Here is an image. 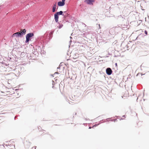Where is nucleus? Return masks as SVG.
<instances>
[{
	"label": "nucleus",
	"mask_w": 149,
	"mask_h": 149,
	"mask_svg": "<svg viewBox=\"0 0 149 149\" xmlns=\"http://www.w3.org/2000/svg\"><path fill=\"white\" fill-rule=\"evenodd\" d=\"M87 4L89 5H93V3L95 2L94 0H85L84 1Z\"/></svg>",
	"instance_id": "39448f33"
},
{
	"label": "nucleus",
	"mask_w": 149,
	"mask_h": 149,
	"mask_svg": "<svg viewBox=\"0 0 149 149\" xmlns=\"http://www.w3.org/2000/svg\"><path fill=\"white\" fill-rule=\"evenodd\" d=\"M61 66L60 64L59 66V67L57 68V72H55L54 73V74H61L62 71H63V69L64 68L63 67H61Z\"/></svg>",
	"instance_id": "f03ea898"
},
{
	"label": "nucleus",
	"mask_w": 149,
	"mask_h": 149,
	"mask_svg": "<svg viewBox=\"0 0 149 149\" xmlns=\"http://www.w3.org/2000/svg\"><path fill=\"white\" fill-rule=\"evenodd\" d=\"M36 146L33 147L32 148V149H36Z\"/></svg>",
	"instance_id": "4468645a"
},
{
	"label": "nucleus",
	"mask_w": 149,
	"mask_h": 149,
	"mask_svg": "<svg viewBox=\"0 0 149 149\" xmlns=\"http://www.w3.org/2000/svg\"><path fill=\"white\" fill-rule=\"evenodd\" d=\"M56 2H55L53 5V7L52 8V12H54L56 11Z\"/></svg>",
	"instance_id": "9d476101"
},
{
	"label": "nucleus",
	"mask_w": 149,
	"mask_h": 149,
	"mask_svg": "<svg viewBox=\"0 0 149 149\" xmlns=\"http://www.w3.org/2000/svg\"><path fill=\"white\" fill-rule=\"evenodd\" d=\"M58 15L56 13L54 14V19L56 22H58Z\"/></svg>",
	"instance_id": "1a4fd4ad"
},
{
	"label": "nucleus",
	"mask_w": 149,
	"mask_h": 149,
	"mask_svg": "<svg viewBox=\"0 0 149 149\" xmlns=\"http://www.w3.org/2000/svg\"><path fill=\"white\" fill-rule=\"evenodd\" d=\"M65 0H62V1H60L58 2V5L59 6H63L65 4Z\"/></svg>",
	"instance_id": "0eeeda50"
},
{
	"label": "nucleus",
	"mask_w": 149,
	"mask_h": 149,
	"mask_svg": "<svg viewBox=\"0 0 149 149\" xmlns=\"http://www.w3.org/2000/svg\"><path fill=\"white\" fill-rule=\"evenodd\" d=\"M89 128L90 129L91 128V127H89Z\"/></svg>",
	"instance_id": "6ab92c4d"
},
{
	"label": "nucleus",
	"mask_w": 149,
	"mask_h": 149,
	"mask_svg": "<svg viewBox=\"0 0 149 149\" xmlns=\"http://www.w3.org/2000/svg\"><path fill=\"white\" fill-rule=\"evenodd\" d=\"M84 24V25H85V26H86V25L85 24Z\"/></svg>",
	"instance_id": "aec40b11"
},
{
	"label": "nucleus",
	"mask_w": 149,
	"mask_h": 149,
	"mask_svg": "<svg viewBox=\"0 0 149 149\" xmlns=\"http://www.w3.org/2000/svg\"><path fill=\"white\" fill-rule=\"evenodd\" d=\"M144 32H145V34L146 35H147L148 34V33H147V31L146 30H145V31H144Z\"/></svg>",
	"instance_id": "ddd939ff"
},
{
	"label": "nucleus",
	"mask_w": 149,
	"mask_h": 149,
	"mask_svg": "<svg viewBox=\"0 0 149 149\" xmlns=\"http://www.w3.org/2000/svg\"><path fill=\"white\" fill-rule=\"evenodd\" d=\"M54 32V31H52L50 32V33L49 34L48 37H47L46 38V39L47 40H49L50 39L52 38V35L53 34Z\"/></svg>",
	"instance_id": "6e6552de"
},
{
	"label": "nucleus",
	"mask_w": 149,
	"mask_h": 149,
	"mask_svg": "<svg viewBox=\"0 0 149 149\" xmlns=\"http://www.w3.org/2000/svg\"><path fill=\"white\" fill-rule=\"evenodd\" d=\"M66 13V12L65 11V12H63V11H60L59 12H57L56 13H57V14L58 15H62L63 16V18H64V19H65L66 17L67 16H66V14L65 13V14L64 13Z\"/></svg>",
	"instance_id": "20e7f679"
},
{
	"label": "nucleus",
	"mask_w": 149,
	"mask_h": 149,
	"mask_svg": "<svg viewBox=\"0 0 149 149\" xmlns=\"http://www.w3.org/2000/svg\"><path fill=\"white\" fill-rule=\"evenodd\" d=\"M123 97L122 96V98H123Z\"/></svg>",
	"instance_id": "412c9836"
},
{
	"label": "nucleus",
	"mask_w": 149,
	"mask_h": 149,
	"mask_svg": "<svg viewBox=\"0 0 149 149\" xmlns=\"http://www.w3.org/2000/svg\"><path fill=\"white\" fill-rule=\"evenodd\" d=\"M26 30L25 29H24L23 30V31H22L21 32V33H23V35L24 34H25L26 33Z\"/></svg>",
	"instance_id": "9b49d317"
},
{
	"label": "nucleus",
	"mask_w": 149,
	"mask_h": 149,
	"mask_svg": "<svg viewBox=\"0 0 149 149\" xmlns=\"http://www.w3.org/2000/svg\"><path fill=\"white\" fill-rule=\"evenodd\" d=\"M58 8V7H57V9Z\"/></svg>",
	"instance_id": "a211bd4d"
},
{
	"label": "nucleus",
	"mask_w": 149,
	"mask_h": 149,
	"mask_svg": "<svg viewBox=\"0 0 149 149\" xmlns=\"http://www.w3.org/2000/svg\"><path fill=\"white\" fill-rule=\"evenodd\" d=\"M116 65H117V63H116Z\"/></svg>",
	"instance_id": "f3484780"
},
{
	"label": "nucleus",
	"mask_w": 149,
	"mask_h": 149,
	"mask_svg": "<svg viewBox=\"0 0 149 149\" xmlns=\"http://www.w3.org/2000/svg\"><path fill=\"white\" fill-rule=\"evenodd\" d=\"M63 26V24H59V25L58 26V28L59 29H60Z\"/></svg>",
	"instance_id": "f8f14e48"
},
{
	"label": "nucleus",
	"mask_w": 149,
	"mask_h": 149,
	"mask_svg": "<svg viewBox=\"0 0 149 149\" xmlns=\"http://www.w3.org/2000/svg\"><path fill=\"white\" fill-rule=\"evenodd\" d=\"M23 33H23L17 32L13 34L12 37H13L15 36L16 37H22L23 35Z\"/></svg>",
	"instance_id": "7ed1b4c3"
},
{
	"label": "nucleus",
	"mask_w": 149,
	"mask_h": 149,
	"mask_svg": "<svg viewBox=\"0 0 149 149\" xmlns=\"http://www.w3.org/2000/svg\"><path fill=\"white\" fill-rule=\"evenodd\" d=\"M37 47H38L39 48L40 47L39 46H37Z\"/></svg>",
	"instance_id": "2eb2a0df"
},
{
	"label": "nucleus",
	"mask_w": 149,
	"mask_h": 149,
	"mask_svg": "<svg viewBox=\"0 0 149 149\" xmlns=\"http://www.w3.org/2000/svg\"><path fill=\"white\" fill-rule=\"evenodd\" d=\"M106 72L107 74H111L112 73V71L111 68H108L106 70Z\"/></svg>",
	"instance_id": "423d86ee"
},
{
	"label": "nucleus",
	"mask_w": 149,
	"mask_h": 149,
	"mask_svg": "<svg viewBox=\"0 0 149 149\" xmlns=\"http://www.w3.org/2000/svg\"><path fill=\"white\" fill-rule=\"evenodd\" d=\"M34 36V34L33 33H30L26 34V40L25 43H27L29 42L30 40V38Z\"/></svg>",
	"instance_id": "f257e3e1"
},
{
	"label": "nucleus",
	"mask_w": 149,
	"mask_h": 149,
	"mask_svg": "<svg viewBox=\"0 0 149 149\" xmlns=\"http://www.w3.org/2000/svg\"><path fill=\"white\" fill-rule=\"evenodd\" d=\"M4 64L6 65V66H7V65L6 64Z\"/></svg>",
	"instance_id": "dca6fc26"
},
{
	"label": "nucleus",
	"mask_w": 149,
	"mask_h": 149,
	"mask_svg": "<svg viewBox=\"0 0 149 149\" xmlns=\"http://www.w3.org/2000/svg\"><path fill=\"white\" fill-rule=\"evenodd\" d=\"M143 75H144V74H143Z\"/></svg>",
	"instance_id": "4be33fe9"
}]
</instances>
